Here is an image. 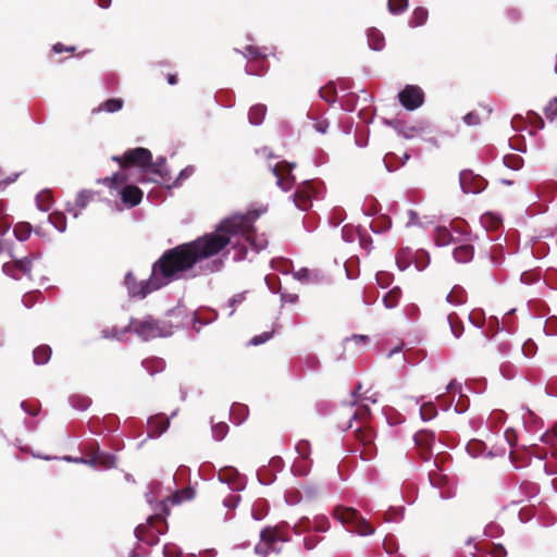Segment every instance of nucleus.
<instances>
[{
	"label": "nucleus",
	"mask_w": 557,
	"mask_h": 557,
	"mask_svg": "<svg viewBox=\"0 0 557 557\" xmlns=\"http://www.w3.org/2000/svg\"><path fill=\"white\" fill-rule=\"evenodd\" d=\"M50 223L60 232L66 228V218L62 212H53L48 216Z\"/></svg>",
	"instance_id": "nucleus-31"
},
{
	"label": "nucleus",
	"mask_w": 557,
	"mask_h": 557,
	"mask_svg": "<svg viewBox=\"0 0 557 557\" xmlns=\"http://www.w3.org/2000/svg\"><path fill=\"white\" fill-rule=\"evenodd\" d=\"M52 350L48 345H40L35 348L33 352L34 361L36 364H46L51 358Z\"/></svg>",
	"instance_id": "nucleus-23"
},
{
	"label": "nucleus",
	"mask_w": 557,
	"mask_h": 557,
	"mask_svg": "<svg viewBox=\"0 0 557 557\" xmlns=\"http://www.w3.org/2000/svg\"><path fill=\"white\" fill-rule=\"evenodd\" d=\"M478 345L483 346L486 342V335L483 331H476Z\"/></svg>",
	"instance_id": "nucleus-56"
},
{
	"label": "nucleus",
	"mask_w": 557,
	"mask_h": 557,
	"mask_svg": "<svg viewBox=\"0 0 557 557\" xmlns=\"http://www.w3.org/2000/svg\"><path fill=\"white\" fill-rule=\"evenodd\" d=\"M127 329L145 341L158 337L161 335V327L157 320L151 317L145 319H131Z\"/></svg>",
	"instance_id": "nucleus-8"
},
{
	"label": "nucleus",
	"mask_w": 557,
	"mask_h": 557,
	"mask_svg": "<svg viewBox=\"0 0 557 557\" xmlns=\"http://www.w3.org/2000/svg\"><path fill=\"white\" fill-rule=\"evenodd\" d=\"M315 188L310 181H306L297 186L293 196L294 203L302 211L309 210L312 206Z\"/></svg>",
	"instance_id": "nucleus-12"
},
{
	"label": "nucleus",
	"mask_w": 557,
	"mask_h": 557,
	"mask_svg": "<svg viewBox=\"0 0 557 557\" xmlns=\"http://www.w3.org/2000/svg\"><path fill=\"white\" fill-rule=\"evenodd\" d=\"M474 255V248L470 244H460L454 250V258L460 263H467L472 260Z\"/></svg>",
	"instance_id": "nucleus-22"
},
{
	"label": "nucleus",
	"mask_w": 557,
	"mask_h": 557,
	"mask_svg": "<svg viewBox=\"0 0 557 557\" xmlns=\"http://www.w3.org/2000/svg\"><path fill=\"white\" fill-rule=\"evenodd\" d=\"M314 127H315V129H317L318 132H320V133L324 134V133H326V129H327V127H329V124H327V122H326V121H321V122H317V123L314 124Z\"/></svg>",
	"instance_id": "nucleus-55"
},
{
	"label": "nucleus",
	"mask_w": 557,
	"mask_h": 557,
	"mask_svg": "<svg viewBox=\"0 0 557 557\" xmlns=\"http://www.w3.org/2000/svg\"><path fill=\"white\" fill-rule=\"evenodd\" d=\"M541 441L544 444L549 445L553 449L554 446L557 445V434L555 433V431L546 432L541 436Z\"/></svg>",
	"instance_id": "nucleus-46"
},
{
	"label": "nucleus",
	"mask_w": 557,
	"mask_h": 557,
	"mask_svg": "<svg viewBox=\"0 0 557 557\" xmlns=\"http://www.w3.org/2000/svg\"><path fill=\"white\" fill-rule=\"evenodd\" d=\"M258 216L256 211L233 215L222 220L214 232L166 249L153 262L148 280L138 281L133 272H127L124 284L128 295L145 298L150 293L185 277L198 263L219 255L231 244L238 245V239L234 242L237 237H243L253 245L256 237L253 222Z\"/></svg>",
	"instance_id": "nucleus-1"
},
{
	"label": "nucleus",
	"mask_w": 557,
	"mask_h": 557,
	"mask_svg": "<svg viewBox=\"0 0 557 557\" xmlns=\"http://www.w3.org/2000/svg\"><path fill=\"white\" fill-rule=\"evenodd\" d=\"M322 540L323 537L317 534H308L304 537V546L307 550H312Z\"/></svg>",
	"instance_id": "nucleus-41"
},
{
	"label": "nucleus",
	"mask_w": 557,
	"mask_h": 557,
	"mask_svg": "<svg viewBox=\"0 0 557 557\" xmlns=\"http://www.w3.org/2000/svg\"><path fill=\"white\" fill-rule=\"evenodd\" d=\"M90 404H91V400L87 397L78 396V395H75L72 397V405L74 408H76L78 410L87 409Z\"/></svg>",
	"instance_id": "nucleus-42"
},
{
	"label": "nucleus",
	"mask_w": 557,
	"mask_h": 557,
	"mask_svg": "<svg viewBox=\"0 0 557 557\" xmlns=\"http://www.w3.org/2000/svg\"><path fill=\"white\" fill-rule=\"evenodd\" d=\"M85 463H88L92 467H98L101 469H111L115 467L116 458L113 455L96 451L90 459L82 460Z\"/></svg>",
	"instance_id": "nucleus-18"
},
{
	"label": "nucleus",
	"mask_w": 557,
	"mask_h": 557,
	"mask_svg": "<svg viewBox=\"0 0 557 557\" xmlns=\"http://www.w3.org/2000/svg\"><path fill=\"white\" fill-rule=\"evenodd\" d=\"M504 163L509 169L519 170L523 164V160L520 156L507 154L504 157Z\"/></svg>",
	"instance_id": "nucleus-38"
},
{
	"label": "nucleus",
	"mask_w": 557,
	"mask_h": 557,
	"mask_svg": "<svg viewBox=\"0 0 557 557\" xmlns=\"http://www.w3.org/2000/svg\"><path fill=\"white\" fill-rule=\"evenodd\" d=\"M333 517L342 524L349 528V531L361 536L374 533V528L366 520L357 509L346 506H336L333 509Z\"/></svg>",
	"instance_id": "nucleus-4"
},
{
	"label": "nucleus",
	"mask_w": 557,
	"mask_h": 557,
	"mask_svg": "<svg viewBox=\"0 0 557 557\" xmlns=\"http://www.w3.org/2000/svg\"><path fill=\"white\" fill-rule=\"evenodd\" d=\"M218 476L221 482L226 483L232 490L238 491L245 486L244 479L233 467L220 469Z\"/></svg>",
	"instance_id": "nucleus-15"
},
{
	"label": "nucleus",
	"mask_w": 557,
	"mask_h": 557,
	"mask_svg": "<svg viewBox=\"0 0 557 557\" xmlns=\"http://www.w3.org/2000/svg\"><path fill=\"white\" fill-rule=\"evenodd\" d=\"M228 431V425L226 423H218L212 428L213 437L218 441L223 440Z\"/></svg>",
	"instance_id": "nucleus-43"
},
{
	"label": "nucleus",
	"mask_w": 557,
	"mask_h": 557,
	"mask_svg": "<svg viewBox=\"0 0 557 557\" xmlns=\"http://www.w3.org/2000/svg\"><path fill=\"white\" fill-rule=\"evenodd\" d=\"M153 363H158V364H160V363H161V361H160V360H158V359H151V360H146V361H144V363H143V364H144V367H145L147 370H150V369H151V364H153Z\"/></svg>",
	"instance_id": "nucleus-62"
},
{
	"label": "nucleus",
	"mask_w": 557,
	"mask_h": 557,
	"mask_svg": "<svg viewBox=\"0 0 557 557\" xmlns=\"http://www.w3.org/2000/svg\"><path fill=\"white\" fill-rule=\"evenodd\" d=\"M170 425V420L163 414H156L148 420L149 435L157 437L164 433Z\"/></svg>",
	"instance_id": "nucleus-19"
},
{
	"label": "nucleus",
	"mask_w": 557,
	"mask_h": 557,
	"mask_svg": "<svg viewBox=\"0 0 557 557\" xmlns=\"http://www.w3.org/2000/svg\"><path fill=\"white\" fill-rule=\"evenodd\" d=\"M75 50H76V48L74 46L66 47V46H64L63 44H60V42L53 45V47H52V51L54 53H62V52H71V53H73V52H75Z\"/></svg>",
	"instance_id": "nucleus-50"
},
{
	"label": "nucleus",
	"mask_w": 557,
	"mask_h": 557,
	"mask_svg": "<svg viewBox=\"0 0 557 557\" xmlns=\"http://www.w3.org/2000/svg\"><path fill=\"white\" fill-rule=\"evenodd\" d=\"M112 160L116 162L122 170L137 168L140 172L139 182H151L157 184L166 183L168 172L165 170V160L159 159L152 161V153L149 149L137 147L126 150L122 156H113Z\"/></svg>",
	"instance_id": "nucleus-2"
},
{
	"label": "nucleus",
	"mask_w": 557,
	"mask_h": 557,
	"mask_svg": "<svg viewBox=\"0 0 557 557\" xmlns=\"http://www.w3.org/2000/svg\"><path fill=\"white\" fill-rule=\"evenodd\" d=\"M196 496V491L191 486H187L185 488L178 490L175 493H173L171 496H169L166 499L160 503V511H162L164 515H170V508L169 505L177 506L183 504L184 502L193 500Z\"/></svg>",
	"instance_id": "nucleus-13"
},
{
	"label": "nucleus",
	"mask_w": 557,
	"mask_h": 557,
	"mask_svg": "<svg viewBox=\"0 0 557 557\" xmlns=\"http://www.w3.org/2000/svg\"><path fill=\"white\" fill-rule=\"evenodd\" d=\"M428 20V11L424 8H417L414 9L411 20H410V26L411 27H418L423 25Z\"/></svg>",
	"instance_id": "nucleus-30"
},
{
	"label": "nucleus",
	"mask_w": 557,
	"mask_h": 557,
	"mask_svg": "<svg viewBox=\"0 0 557 557\" xmlns=\"http://www.w3.org/2000/svg\"><path fill=\"white\" fill-rule=\"evenodd\" d=\"M121 199L124 205L133 208L140 203L143 199V191L135 185H126L121 191Z\"/></svg>",
	"instance_id": "nucleus-17"
},
{
	"label": "nucleus",
	"mask_w": 557,
	"mask_h": 557,
	"mask_svg": "<svg viewBox=\"0 0 557 557\" xmlns=\"http://www.w3.org/2000/svg\"><path fill=\"white\" fill-rule=\"evenodd\" d=\"M483 552L485 555H488V557H506L507 550L502 544H494L490 543L486 544L483 548Z\"/></svg>",
	"instance_id": "nucleus-28"
},
{
	"label": "nucleus",
	"mask_w": 557,
	"mask_h": 557,
	"mask_svg": "<svg viewBox=\"0 0 557 557\" xmlns=\"http://www.w3.org/2000/svg\"><path fill=\"white\" fill-rule=\"evenodd\" d=\"M448 323L450 325L453 334L458 338L463 333V324L456 313L448 314Z\"/></svg>",
	"instance_id": "nucleus-33"
},
{
	"label": "nucleus",
	"mask_w": 557,
	"mask_h": 557,
	"mask_svg": "<svg viewBox=\"0 0 557 557\" xmlns=\"http://www.w3.org/2000/svg\"><path fill=\"white\" fill-rule=\"evenodd\" d=\"M296 450L302 459H308L310 456V444L308 441H300L296 445Z\"/></svg>",
	"instance_id": "nucleus-45"
},
{
	"label": "nucleus",
	"mask_w": 557,
	"mask_h": 557,
	"mask_svg": "<svg viewBox=\"0 0 557 557\" xmlns=\"http://www.w3.org/2000/svg\"><path fill=\"white\" fill-rule=\"evenodd\" d=\"M370 419L371 411L368 405L358 406L351 416V420L360 423L354 431V436L358 444V447H355L354 451H359V456L362 460H371L376 453L374 445L375 434L368 424Z\"/></svg>",
	"instance_id": "nucleus-3"
},
{
	"label": "nucleus",
	"mask_w": 557,
	"mask_h": 557,
	"mask_svg": "<svg viewBox=\"0 0 557 557\" xmlns=\"http://www.w3.org/2000/svg\"><path fill=\"white\" fill-rule=\"evenodd\" d=\"M239 499V496H231L228 498L225 499V505L231 507V506H235L236 505V502Z\"/></svg>",
	"instance_id": "nucleus-60"
},
{
	"label": "nucleus",
	"mask_w": 557,
	"mask_h": 557,
	"mask_svg": "<svg viewBox=\"0 0 557 557\" xmlns=\"http://www.w3.org/2000/svg\"><path fill=\"white\" fill-rule=\"evenodd\" d=\"M467 292L460 285H455L446 296L447 302L453 306H461L467 302Z\"/></svg>",
	"instance_id": "nucleus-21"
},
{
	"label": "nucleus",
	"mask_w": 557,
	"mask_h": 557,
	"mask_svg": "<svg viewBox=\"0 0 557 557\" xmlns=\"http://www.w3.org/2000/svg\"><path fill=\"white\" fill-rule=\"evenodd\" d=\"M505 438L507 441V443L509 444L510 447H513L517 445V442H518V436H517V433L515 430L512 429H507L505 431Z\"/></svg>",
	"instance_id": "nucleus-48"
},
{
	"label": "nucleus",
	"mask_w": 557,
	"mask_h": 557,
	"mask_svg": "<svg viewBox=\"0 0 557 557\" xmlns=\"http://www.w3.org/2000/svg\"><path fill=\"white\" fill-rule=\"evenodd\" d=\"M331 524L329 518L320 515L315 516L312 519V531L313 532H326L330 529Z\"/></svg>",
	"instance_id": "nucleus-32"
},
{
	"label": "nucleus",
	"mask_w": 557,
	"mask_h": 557,
	"mask_svg": "<svg viewBox=\"0 0 557 557\" xmlns=\"http://www.w3.org/2000/svg\"><path fill=\"white\" fill-rule=\"evenodd\" d=\"M320 96L322 99H324L329 103H333L336 100V87L334 83H329L325 86H323L320 90Z\"/></svg>",
	"instance_id": "nucleus-29"
},
{
	"label": "nucleus",
	"mask_w": 557,
	"mask_h": 557,
	"mask_svg": "<svg viewBox=\"0 0 557 557\" xmlns=\"http://www.w3.org/2000/svg\"><path fill=\"white\" fill-rule=\"evenodd\" d=\"M408 7V0H388V10L393 14L404 12Z\"/></svg>",
	"instance_id": "nucleus-39"
},
{
	"label": "nucleus",
	"mask_w": 557,
	"mask_h": 557,
	"mask_svg": "<svg viewBox=\"0 0 557 557\" xmlns=\"http://www.w3.org/2000/svg\"><path fill=\"white\" fill-rule=\"evenodd\" d=\"M434 441H435V435L431 431L422 430V431H419L414 435V442H416L417 446L420 448L421 457L424 460H428L430 458L431 448H432Z\"/></svg>",
	"instance_id": "nucleus-16"
},
{
	"label": "nucleus",
	"mask_w": 557,
	"mask_h": 557,
	"mask_svg": "<svg viewBox=\"0 0 557 557\" xmlns=\"http://www.w3.org/2000/svg\"><path fill=\"white\" fill-rule=\"evenodd\" d=\"M271 336H272V333H270V332H264V333H262V334H260V335L253 336V337L250 339L249 344H250V345H253V346H257V345L263 344V343L268 342V341L271 338Z\"/></svg>",
	"instance_id": "nucleus-47"
},
{
	"label": "nucleus",
	"mask_w": 557,
	"mask_h": 557,
	"mask_svg": "<svg viewBox=\"0 0 557 557\" xmlns=\"http://www.w3.org/2000/svg\"><path fill=\"white\" fill-rule=\"evenodd\" d=\"M383 547L387 554H394L396 552V544L392 540L385 539Z\"/></svg>",
	"instance_id": "nucleus-54"
},
{
	"label": "nucleus",
	"mask_w": 557,
	"mask_h": 557,
	"mask_svg": "<svg viewBox=\"0 0 557 557\" xmlns=\"http://www.w3.org/2000/svg\"><path fill=\"white\" fill-rule=\"evenodd\" d=\"M398 99L404 108L412 111L422 106L424 101V92L419 86L407 85L398 94Z\"/></svg>",
	"instance_id": "nucleus-9"
},
{
	"label": "nucleus",
	"mask_w": 557,
	"mask_h": 557,
	"mask_svg": "<svg viewBox=\"0 0 557 557\" xmlns=\"http://www.w3.org/2000/svg\"><path fill=\"white\" fill-rule=\"evenodd\" d=\"M351 339L358 344L367 343L369 341V337L367 335H354Z\"/></svg>",
	"instance_id": "nucleus-59"
},
{
	"label": "nucleus",
	"mask_w": 557,
	"mask_h": 557,
	"mask_svg": "<svg viewBox=\"0 0 557 557\" xmlns=\"http://www.w3.org/2000/svg\"><path fill=\"white\" fill-rule=\"evenodd\" d=\"M451 230L445 226H438L434 232V240L437 246H448L450 244L461 243L467 236L466 224L460 222H454L450 224Z\"/></svg>",
	"instance_id": "nucleus-7"
},
{
	"label": "nucleus",
	"mask_w": 557,
	"mask_h": 557,
	"mask_svg": "<svg viewBox=\"0 0 557 557\" xmlns=\"http://www.w3.org/2000/svg\"><path fill=\"white\" fill-rule=\"evenodd\" d=\"M395 157H396V156H395L394 153H392V152H391V153H387V154L385 156V158H384V163H385V166H386V169H387L388 171H393V170L397 169V166H398V165H395V164L393 163V160H394V158H395Z\"/></svg>",
	"instance_id": "nucleus-52"
},
{
	"label": "nucleus",
	"mask_w": 557,
	"mask_h": 557,
	"mask_svg": "<svg viewBox=\"0 0 557 557\" xmlns=\"http://www.w3.org/2000/svg\"><path fill=\"white\" fill-rule=\"evenodd\" d=\"M22 407L30 416H37L39 412V407L37 405H29L27 403H22Z\"/></svg>",
	"instance_id": "nucleus-53"
},
{
	"label": "nucleus",
	"mask_w": 557,
	"mask_h": 557,
	"mask_svg": "<svg viewBox=\"0 0 557 557\" xmlns=\"http://www.w3.org/2000/svg\"><path fill=\"white\" fill-rule=\"evenodd\" d=\"M286 541L277 528L267 527L260 532V543L256 545L255 552L261 557H267L270 552L278 554Z\"/></svg>",
	"instance_id": "nucleus-6"
},
{
	"label": "nucleus",
	"mask_w": 557,
	"mask_h": 557,
	"mask_svg": "<svg viewBox=\"0 0 557 557\" xmlns=\"http://www.w3.org/2000/svg\"><path fill=\"white\" fill-rule=\"evenodd\" d=\"M400 298L401 289L399 287H394L383 296V302L386 308L392 309L398 305Z\"/></svg>",
	"instance_id": "nucleus-25"
},
{
	"label": "nucleus",
	"mask_w": 557,
	"mask_h": 557,
	"mask_svg": "<svg viewBox=\"0 0 557 557\" xmlns=\"http://www.w3.org/2000/svg\"><path fill=\"white\" fill-rule=\"evenodd\" d=\"M312 531V520L308 517H302L299 521L294 525V532L296 534H301L306 532Z\"/></svg>",
	"instance_id": "nucleus-37"
},
{
	"label": "nucleus",
	"mask_w": 557,
	"mask_h": 557,
	"mask_svg": "<svg viewBox=\"0 0 557 557\" xmlns=\"http://www.w3.org/2000/svg\"><path fill=\"white\" fill-rule=\"evenodd\" d=\"M429 480L431 484L436 488L448 487L446 497L451 495L449 490V478L435 465V469L429 472Z\"/></svg>",
	"instance_id": "nucleus-20"
},
{
	"label": "nucleus",
	"mask_w": 557,
	"mask_h": 557,
	"mask_svg": "<svg viewBox=\"0 0 557 557\" xmlns=\"http://www.w3.org/2000/svg\"><path fill=\"white\" fill-rule=\"evenodd\" d=\"M166 79H168V83H169L170 85H176V84H177V82H178V78H177V75H176V74H169V75H168V77H166Z\"/></svg>",
	"instance_id": "nucleus-63"
},
{
	"label": "nucleus",
	"mask_w": 557,
	"mask_h": 557,
	"mask_svg": "<svg viewBox=\"0 0 557 557\" xmlns=\"http://www.w3.org/2000/svg\"><path fill=\"white\" fill-rule=\"evenodd\" d=\"M408 215H409V220L407 222V225L416 224L418 222L419 218L414 211H412V210L408 211Z\"/></svg>",
	"instance_id": "nucleus-57"
},
{
	"label": "nucleus",
	"mask_w": 557,
	"mask_h": 557,
	"mask_svg": "<svg viewBox=\"0 0 557 557\" xmlns=\"http://www.w3.org/2000/svg\"><path fill=\"white\" fill-rule=\"evenodd\" d=\"M460 186L466 194H478L485 189L487 182L470 170L461 171L459 175Z\"/></svg>",
	"instance_id": "nucleus-10"
},
{
	"label": "nucleus",
	"mask_w": 557,
	"mask_h": 557,
	"mask_svg": "<svg viewBox=\"0 0 557 557\" xmlns=\"http://www.w3.org/2000/svg\"><path fill=\"white\" fill-rule=\"evenodd\" d=\"M403 346H404L403 343L400 345L395 346L393 349H391L387 352V357H392L394 354L399 352L403 349Z\"/></svg>",
	"instance_id": "nucleus-64"
},
{
	"label": "nucleus",
	"mask_w": 557,
	"mask_h": 557,
	"mask_svg": "<svg viewBox=\"0 0 557 557\" xmlns=\"http://www.w3.org/2000/svg\"><path fill=\"white\" fill-rule=\"evenodd\" d=\"M91 199L92 193L88 190H83L77 195L75 199V206L78 207L79 209H84L87 207Z\"/></svg>",
	"instance_id": "nucleus-40"
},
{
	"label": "nucleus",
	"mask_w": 557,
	"mask_h": 557,
	"mask_svg": "<svg viewBox=\"0 0 557 557\" xmlns=\"http://www.w3.org/2000/svg\"><path fill=\"white\" fill-rule=\"evenodd\" d=\"M463 121L469 126H475L480 124V116L474 112H470L463 116Z\"/></svg>",
	"instance_id": "nucleus-49"
},
{
	"label": "nucleus",
	"mask_w": 557,
	"mask_h": 557,
	"mask_svg": "<svg viewBox=\"0 0 557 557\" xmlns=\"http://www.w3.org/2000/svg\"><path fill=\"white\" fill-rule=\"evenodd\" d=\"M10 225L7 221L0 219V234L3 235L8 232Z\"/></svg>",
	"instance_id": "nucleus-58"
},
{
	"label": "nucleus",
	"mask_w": 557,
	"mask_h": 557,
	"mask_svg": "<svg viewBox=\"0 0 557 557\" xmlns=\"http://www.w3.org/2000/svg\"><path fill=\"white\" fill-rule=\"evenodd\" d=\"M124 101L121 98H111L102 103V109L109 113H114L123 108Z\"/></svg>",
	"instance_id": "nucleus-34"
},
{
	"label": "nucleus",
	"mask_w": 557,
	"mask_h": 557,
	"mask_svg": "<svg viewBox=\"0 0 557 557\" xmlns=\"http://www.w3.org/2000/svg\"><path fill=\"white\" fill-rule=\"evenodd\" d=\"M369 46L373 50H381L384 47V37L377 29H370L368 33Z\"/></svg>",
	"instance_id": "nucleus-26"
},
{
	"label": "nucleus",
	"mask_w": 557,
	"mask_h": 557,
	"mask_svg": "<svg viewBox=\"0 0 557 557\" xmlns=\"http://www.w3.org/2000/svg\"><path fill=\"white\" fill-rule=\"evenodd\" d=\"M106 181L110 182L112 185H119L126 181V176L124 173H115L111 178H107Z\"/></svg>",
	"instance_id": "nucleus-51"
},
{
	"label": "nucleus",
	"mask_w": 557,
	"mask_h": 557,
	"mask_svg": "<svg viewBox=\"0 0 557 557\" xmlns=\"http://www.w3.org/2000/svg\"><path fill=\"white\" fill-rule=\"evenodd\" d=\"M166 517L162 511L150 516L146 523H141L135 529L136 537L149 546L157 545L159 536L168 531Z\"/></svg>",
	"instance_id": "nucleus-5"
},
{
	"label": "nucleus",
	"mask_w": 557,
	"mask_h": 557,
	"mask_svg": "<svg viewBox=\"0 0 557 557\" xmlns=\"http://www.w3.org/2000/svg\"><path fill=\"white\" fill-rule=\"evenodd\" d=\"M244 55L255 61L264 60L267 58L264 51L256 46H247L245 48Z\"/></svg>",
	"instance_id": "nucleus-35"
},
{
	"label": "nucleus",
	"mask_w": 557,
	"mask_h": 557,
	"mask_svg": "<svg viewBox=\"0 0 557 557\" xmlns=\"http://www.w3.org/2000/svg\"><path fill=\"white\" fill-rule=\"evenodd\" d=\"M545 115L549 121L557 120V98H554L545 108Z\"/></svg>",
	"instance_id": "nucleus-44"
},
{
	"label": "nucleus",
	"mask_w": 557,
	"mask_h": 557,
	"mask_svg": "<svg viewBox=\"0 0 557 557\" xmlns=\"http://www.w3.org/2000/svg\"><path fill=\"white\" fill-rule=\"evenodd\" d=\"M294 168V163L282 161L277 162L272 169V172L277 180V185L284 191L289 190L294 186L295 177L292 174Z\"/></svg>",
	"instance_id": "nucleus-11"
},
{
	"label": "nucleus",
	"mask_w": 557,
	"mask_h": 557,
	"mask_svg": "<svg viewBox=\"0 0 557 557\" xmlns=\"http://www.w3.org/2000/svg\"><path fill=\"white\" fill-rule=\"evenodd\" d=\"M267 107L264 104H255L250 108L248 113L249 122L253 125H259L264 120Z\"/></svg>",
	"instance_id": "nucleus-24"
},
{
	"label": "nucleus",
	"mask_w": 557,
	"mask_h": 557,
	"mask_svg": "<svg viewBox=\"0 0 557 557\" xmlns=\"http://www.w3.org/2000/svg\"><path fill=\"white\" fill-rule=\"evenodd\" d=\"M251 513H252L253 519H256V520H261L265 515L263 511H259L256 508H252Z\"/></svg>",
	"instance_id": "nucleus-61"
},
{
	"label": "nucleus",
	"mask_w": 557,
	"mask_h": 557,
	"mask_svg": "<svg viewBox=\"0 0 557 557\" xmlns=\"http://www.w3.org/2000/svg\"><path fill=\"white\" fill-rule=\"evenodd\" d=\"M13 232L18 240H26L32 234V225L27 222H20L14 226Z\"/></svg>",
	"instance_id": "nucleus-27"
},
{
	"label": "nucleus",
	"mask_w": 557,
	"mask_h": 557,
	"mask_svg": "<svg viewBox=\"0 0 557 557\" xmlns=\"http://www.w3.org/2000/svg\"><path fill=\"white\" fill-rule=\"evenodd\" d=\"M33 260L28 257L7 262L3 264V272L14 280H20L22 275L30 278Z\"/></svg>",
	"instance_id": "nucleus-14"
},
{
	"label": "nucleus",
	"mask_w": 557,
	"mask_h": 557,
	"mask_svg": "<svg viewBox=\"0 0 557 557\" xmlns=\"http://www.w3.org/2000/svg\"><path fill=\"white\" fill-rule=\"evenodd\" d=\"M421 418L424 421L433 419L437 414L436 407L433 403H425L420 408Z\"/></svg>",
	"instance_id": "nucleus-36"
}]
</instances>
